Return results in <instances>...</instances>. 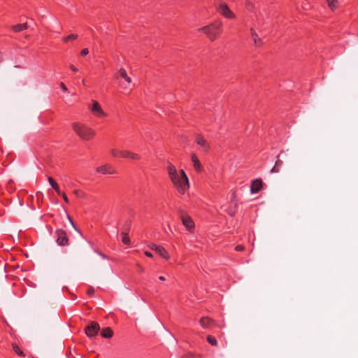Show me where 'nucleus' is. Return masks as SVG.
Returning a JSON list of instances; mask_svg holds the SVG:
<instances>
[{
	"label": "nucleus",
	"instance_id": "c756f323",
	"mask_svg": "<svg viewBox=\"0 0 358 358\" xmlns=\"http://www.w3.org/2000/svg\"><path fill=\"white\" fill-rule=\"evenodd\" d=\"M167 170H168V173H170L174 171L175 170H176V169L175 168V166L173 165H172L171 164H169L167 167Z\"/></svg>",
	"mask_w": 358,
	"mask_h": 358
},
{
	"label": "nucleus",
	"instance_id": "412c9836",
	"mask_svg": "<svg viewBox=\"0 0 358 358\" xmlns=\"http://www.w3.org/2000/svg\"><path fill=\"white\" fill-rule=\"evenodd\" d=\"M127 158H129V159H131L133 160H138V159H140L141 157L138 154L128 150V155L127 156Z\"/></svg>",
	"mask_w": 358,
	"mask_h": 358
},
{
	"label": "nucleus",
	"instance_id": "f257e3e1",
	"mask_svg": "<svg viewBox=\"0 0 358 358\" xmlns=\"http://www.w3.org/2000/svg\"><path fill=\"white\" fill-rule=\"evenodd\" d=\"M180 176L178 175L177 170L169 173L170 179L177 189L184 193L189 187V180L185 171L182 169L180 171Z\"/></svg>",
	"mask_w": 358,
	"mask_h": 358
},
{
	"label": "nucleus",
	"instance_id": "72a5a7b5",
	"mask_svg": "<svg viewBox=\"0 0 358 358\" xmlns=\"http://www.w3.org/2000/svg\"><path fill=\"white\" fill-rule=\"evenodd\" d=\"M235 250L237 251H242L244 250V247L241 245H238L235 248Z\"/></svg>",
	"mask_w": 358,
	"mask_h": 358
},
{
	"label": "nucleus",
	"instance_id": "7c9ffc66",
	"mask_svg": "<svg viewBox=\"0 0 358 358\" xmlns=\"http://www.w3.org/2000/svg\"><path fill=\"white\" fill-rule=\"evenodd\" d=\"M68 219L70 221L72 227L75 229V230L77 231L80 235H82L81 232L76 228V227L75 226L73 220H71V218L69 216H68Z\"/></svg>",
	"mask_w": 358,
	"mask_h": 358
},
{
	"label": "nucleus",
	"instance_id": "b1692460",
	"mask_svg": "<svg viewBox=\"0 0 358 358\" xmlns=\"http://www.w3.org/2000/svg\"><path fill=\"white\" fill-rule=\"evenodd\" d=\"M207 341H208V342L210 345H212L215 346V345H217V340H216V339H215V337H213V336H208L207 337Z\"/></svg>",
	"mask_w": 358,
	"mask_h": 358
},
{
	"label": "nucleus",
	"instance_id": "4be33fe9",
	"mask_svg": "<svg viewBox=\"0 0 358 358\" xmlns=\"http://www.w3.org/2000/svg\"><path fill=\"white\" fill-rule=\"evenodd\" d=\"M121 235H122V243L126 245H129L130 243V239H129L128 234L126 232H122Z\"/></svg>",
	"mask_w": 358,
	"mask_h": 358
},
{
	"label": "nucleus",
	"instance_id": "58836bf2",
	"mask_svg": "<svg viewBox=\"0 0 358 358\" xmlns=\"http://www.w3.org/2000/svg\"><path fill=\"white\" fill-rule=\"evenodd\" d=\"M73 193L77 196H80V191L79 190H74L73 191Z\"/></svg>",
	"mask_w": 358,
	"mask_h": 358
},
{
	"label": "nucleus",
	"instance_id": "2f4dec72",
	"mask_svg": "<svg viewBox=\"0 0 358 358\" xmlns=\"http://www.w3.org/2000/svg\"><path fill=\"white\" fill-rule=\"evenodd\" d=\"M60 196H62V198L64 199V201L66 203H69V200L66 196V194L65 193H62L61 192V194H59Z\"/></svg>",
	"mask_w": 358,
	"mask_h": 358
},
{
	"label": "nucleus",
	"instance_id": "1a4fd4ad",
	"mask_svg": "<svg viewBox=\"0 0 358 358\" xmlns=\"http://www.w3.org/2000/svg\"><path fill=\"white\" fill-rule=\"evenodd\" d=\"M92 112L96 116H106V114L102 110L100 104L96 101L93 100L92 105L90 108Z\"/></svg>",
	"mask_w": 358,
	"mask_h": 358
},
{
	"label": "nucleus",
	"instance_id": "4468645a",
	"mask_svg": "<svg viewBox=\"0 0 358 358\" xmlns=\"http://www.w3.org/2000/svg\"><path fill=\"white\" fill-rule=\"evenodd\" d=\"M110 152L114 157H121L123 158H127L128 155V150H117L116 149H111Z\"/></svg>",
	"mask_w": 358,
	"mask_h": 358
},
{
	"label": "nucleus",
	"instance_id": "a878e982",
	"mask_svg": "<svg viewBox=\"0 0 358 358\" xmlns=\"http://www.w3.org/2000/svg\"><path fill=\"white\" fill-rule=\"evenodd\" d=\"M327 3H328V5L331 8V9H334L336 8V3H337V0H327Z\"/></svg>",
	"mask_w": 358,
	"mask_h": 358
},
{
	"label": "nucleus",
	"instance_id": "9d476101",
	"mask_svg": "<svg viewBox=\"0 0 358 358\" xmlns=\"http://www.w3.org/2000/svg\"><path fill=\"white\" fill-rule=\"evenodd\" d=\"M195 142L203 148V151H206L209 148V145L206 140L200 135L196 136Z\"/></svg>",
	"mask_w": 358,
	"mask_h": 358
},
{
	"label": "nucleus",
	"instance_id": "e433bc0d",
	"mask_svg": "<svg viewBox=\"0 0 358 358\" xmlns=\"http://www.w3.org/2000/svg\"><path fill=\"white\" fill-rule=\"evenodd\" d=\"M145 255L148 257H152V254L150 252L145 251Z\"/></svg>",
	"mask_w": 358,
	"mask_h": 358
},
{
	"label": "nucleus",
	"instance_id": "bb28decb",
	"mask_svg": "<svg viewBox=\"0 0 358 358\" xmlns=\"http://www.w3.org/2000/svg\"><path fill=\"white\" fill-rule=\"evenodd\" d=\"M13 350L20 356H24L23 352L19 348L17 345H13Z\"/></svg>",
	"mask_w": 358,
	"mask_h": 358
},
{
	"label": "nucleus",
	"instance_id": "f704fd0d",
	"mask_svg": "<svg viewBox=\"0 0 358 358\" xmlns=\"http://www.w3.org/2000/svg\"><path fill=\"white\" fill-rule=\"evenodd\" d=\"M70 69L72 70V71L73 72H78V69L74 66L73 65H70Z\"/></svg>",
	"mask_w": 358,
	"mask_h": 358
},
{
	"label": "nucleus",
	"instance_id": "c85d7f7f",
	"mask_svg": "<svg viewBox=\"0 0 358 358\" xmlns=\"http://www.w3.org/2000/svg\"><path fill=\"white\" fill-rule=\"evenodd\" d=\"M236 209L235 208L234 210H232L231 208H228V209H226L225 211L230 215V216H234L236 213Z\"/></svg>",
	"mask_w": 358,
	"mask_h": 358
},
{
	"label": "nucleus",
	"instance_id": "dca6fc26",
	"mask_svg": "<svg viewBox=\"0 0 358 358\" xmlns=\"http://www.w3.org/2000/svg\"><path fill=\"white\" fill-rule=\"evenodd\" d=\"M199 322L201 327L206 329L210 328L211 324L213 322L210 318L207 317H201Z\"/></svg>",
	"mask_w": 358,
	"mask_h": 358
},
{
	"label": "nucleus",
	"instance_id": "39448f33",
	"mask_svg": "<svg viewBox=\"0 0 358 358\" xmlns=\"http://www.w3.org/2000/svg\"><path fill=\"white\" fill-rule=\"evenodd\" d=\"M217 10L220 14H222L225 17L228 18H234L235 15L233 12L229 9L227 4L223 1H220L217 5Z\"/></svg>",
	"mask_w": 358,
	"mask_h": 358
},
{
	"label": "nucleus",
	"instance_id": "5701e85b",
	"mask_svg": "<svg viewBox=\"0 0 358 358\" xmlns=\"http://www.w3.org/2000/svg\"><path fill=\"white\" fill-rule=\"evenodd\" d=\"M253 42L255 45H259L260 43H262L261 38H259L258 35L257 34H253V36H252Z\"/></svg>",
	"mask_w": 358,
	"mask_h": 358
},
{
	"label": "nucleus",
	"instance_id": "9b49d317",
	"mask_svg": "<svg viewBox=\"0 0 358 358\" xmlns=\"http://www.w3.org/2000/svg\"><path fill=\"white\" fill-rule=\"evenodd\" d=\"M262 186V182L261 180H255L252 182L251 187H250V192L252 194L258 192Z\"/></svg>",
	"mask_w": 358,
	"mask_h": 358
},
{
	"label": "nucleus",
	"instance_id": "cd10ccee",
	"mask_svg": "<svg viewBox=\"0 0 358 358\" xmlns=\"http://www.w3.org/2000/svg\"><path fill=\"white\" fill-rule=\"evenodd\" d=\"M236 198V192H233L231 195V202L234 203V208H238V203L235 201Z\"/></svg>",
	"mask_w": 358,
	"mask_h": 358
},
{
	"label": "nucleus",
	"instance_id": "6ab92c4d",
	"mask_svg": "<svg viewBox=\"0 0 358 358\" xmlns=\"http://www.w3.org/2000/svg\"><path fill=\"white\" fill-rule=\"evenodd\" d=\"M113 334V331L109 327H106V328H104L102 329L101 336L103 338H111Z\"/></svg>",
	"mask_w": 358,
	"mask_h": 358
},
{
	"label": "nucleus",
	"instance_id": "c9c22d12",
	"mask_svg": "<svg viewBox=\"0 0 358 358\" xmlns=\"http://www.w3.org/2000/svg\"><path fill=\"white\" fill-rule=\"evenodd\" d=\"M60 87L62 88L63 90H64V91L67 90L66 85L63 83H60Z\"/></svg>",
	"mask_w": 358,
	"mask_h": 358
},
{
	"label": "nucleus",
	"instance_id": "2eb2a0df",
	"mask_svg": "<svg viewBox=\"0 0 358 358\" xmlns=\"http://www.w3.org/2000/svg\"><path fill=\"white\" fill-rule=\"evenodd\" d=\"M283 162L280 159L279 155L277 157V160L275 163L274 166L271 169V173H277L280 172V167L282 166Z\"/></svg>",
	"mask_w": 358,
	"mask_h": 358
},
{
	"label": "nucleus",
	"instance_id": "a211bd4d",
	"mask_svg": "<svg viewBox=\"0 0 358 358\" xmlns=\"http://www.w3.org/2000/svg\"><path fill=\"white\" fill-rule=\"evenodd\" d=\"M48 182L51 187L55 190V192L57 193V194H61V191L59 189V187L58 184L54 180V179L52 177L48 178Z\"/></svg>",
	"mask_w": 358,
	"mask_h": 358
},
{
	"label": "nucleus",
	"instance_id": "aec40b11",
	"mask_svg": "<svg viewBox=\"0 0 358 358\" xmlns=\"http://www.w3.org/2000/svg\"><path fill=\"white\" fill-rule=\"evenodd\" d=\"M119 75L123 78L128 83H131V78L127 76L126 70L123 68H121L119 71Z\"/></svg>",
	"mask_w": 358,
	"mask_h": 358
},
{
	"label": "nucleus",
	"instance_id": "423d86ee",
	"mask_svg": "<svg viewBox=\"0 0 358 358\" xmlns=\"http://www.w3.org/2000/svg\"><path fill=\"white\" fill-rule=\"evenodd\" d=\"M99 329V324L96 322H92L90 325L86 327L85 331L87 336L92 338L98 334Z\"/></svg>",
	"mask_w": 358,
	"mask_h": 358
},
{
	"label": "nucleus",
	"instance_id": "f03ea898",
	"mask_svg": "<svg viewBox=\"0 0 358 358\" xmlns=\"http://www.w3.org/2000/svg\"><path fill=\"white\" fill-rule=\"evenodd\" d=\"M72 128L76 134L85 141L92 139L96 134L94 130L83 124L74 122L72 124Z\"/></svg>",
	"mask_w": 358,
	"mask_h": 358
},
{
	"label": "nucleus",
	"instance_id": "473e14b6",
	"mask_svg": "<svg viewBox=\"0 0 358 358\" xmlns=\"http://www.w3.org/2000/svg\"><path fill=\"white\" fill-rule=\"evenodd\" d=\"M88 53H89V50H88V49H87V48H84V49L81 51V52H80V54H81L83 56H85V55H87Z\"/></svg>",
	"mask_w": 358,
	"mask_h": 358
},
{
	"label": "nucleus",
	"instance_id": "79ce46f5",
	"mask_svg": "<svg viewBox=\"0 0 358 358\" xmlns=\"http://www.w3.org/2000/svg\"><path fill=\"white\" fill-rule=\"evenodd\" d=\"M3 60V56L2 54L0 53V62Z\"/></svg>",
	"mask_w": 358,
	"mask_h": 358
},
{
	"label": "nucleus",
	"instance_id": "7ed1b4c3",
	"mask_svg": "<svg viewBox=\"0 0 358 358\" xmlns=\"http://www.w3.org/2000/svg\"><path fill=\"white\" fill-rule=\"evenodd\" d=\"M221 27V22H215L198 30L203 31L210 41H214L220 35Z\"/></svg>",
	"mask_w": 358,
	"mask_h": 358
},
{
	"label": "nucleus",
	"instance_id": "f8f14e48",
	"mask_svg": "<svg viewBox=\"0 0 358 358\" xmlns=\"http://www.w3.org/2000/svg\"><path fill=\"white\" fill-rule=\"evenodd\" d=\"M191 159H192L194 169L197 172H201L202 170V166H201V164L199 159L197 158V157L196 156V155L194 153H192L191 155Z\"/></svg>",
	"mask_w": 358,
	"mask_h": 358
},
{
	"label": "nucleus",
	"instance_id": "ea45409f",
	"mask_svg": "<svg viewBox=\"0 0 358 358\" xmlns=\"http://www.w3.org/2000/svg\"><path fill=\"white\" fill-rule=\"evenodd\" d=\"M250 32H251L252 36H253V34H257L252 28L250 29Z\"/></svg>",
	"mask_w": 358,
	"mask_h": 358
},
{
	"label": "nucleus",
	"instance_id": "393cba45",
	"mask_svg": "<svg viewBox=\"0 0 358 358\" xmlns=\"http://www.w3.org/2000/svg\"><path fill=\"white\" fill-rule=\"evenodd\" d=\"M77 38H78V35L77 34H71V35L64 38L63 40H64V42H68L69 41L76 40Z\"/></svg>",
	"mask_w": 358,
	"mask_h": 358
},
{
	"label": "nucleus",
	"instance_id": "a19ab883",
	"mask_svg": "<svg viewBox=\"0 0 358 358\" xmlns=\"http://www.w3.org/2000/svg\"><path fill=\"white\" fill-rule=\"evenodd\" d=\"M159 279L160 280H162V281L165 280V278H164V277H163V276H160V277L159 278Z\"/></svg>",
	"mask_w": 358,
	"mask_h": 358
},
{
	"label": "nucleus",
	"instance_id": "0eeeda50",
	"mask_svg": "<svg viewBox=\"0 0 358 358\" xmlns=\"http://www.w3.org/2000/svg\"><path fill=\"white\" fill-rule=\"evenodd\" d=\"M57 243L59 245L64 246L69 245V239L66 234L62 229L57 230L56 232Z\"/></svg>",
	"mask_w": 358,
	"mask_h": 358
},
{
	"label": "nucleus",
	"instance_id": "4c0bfd02",
	"mask_svg": "<svg viewBox=\"0 0 358 358\" xmlns=\"http://www.w3.org/2000/svg\"><path fill=\"white\" fill-rule=\"evenodd\" d=\"M94 292V289L93 288H90L87 291V294H92V293Z\"/></svg>",
	"mask_w": 358,
	"mask_h": 358
},
{
	"label": "nucleus",
	"instance_id": "f3484780",
	"mask_svg": "<svg viewBox=\"0 0 358 358\" xmlns=\"http://www.w3.org/2000/svg\"><path fill=\"white\" fill-rule=\"evenodd\" d=\"M28 28L27 23H23V24H18L16 25H14L12 27V29L15 32H20L22 31H24Z\"/></svg>",
	"mask_w": 358,
	"mask_h": 358
},
{
	"label": "nucleus",
	"instance_id": "ddd939ff",
	"mask_svg": "<svg viewBox=\"0 0 358 358\" xmlns=\"http://www.w3.org/2000/svg\"><path fill=\"white\" fill-rule=\"evenodd\" d=\"M96 171L103 174H113L115 173L109 165H103L96 168Z\"/></svg>",
	"mask_w": 358,
	"mask_h": 358
},
{
	"label": "nucleus",
	"instance_id": "6e6552de",
	"mask_svg": "<svg viewBox=\"0 0 358 358\" xmlns=\"http://www.w3.org/2000/svg\"><path fill=\"white\" fill-rule=\"evenodd\" d=\"M148 248L152 250L155 251L159 255L168 260L170 259V256L168 252L162 246H159L155 243H151L148 245Z\"/></svg>",
	"mask_w": 358,
	"mask_h": 358
},
{
	"label": "nucleus",
	"instance_id": "20e7f679",
	"mask_svg": "<svg viewBox=\"0 0 358 358\" xmlns=\"http://www.w3.org/2000/svg\"><path fill=\"white\" fill-rule=\"evenodd\" d=\"M179 213L182 224L187 230L192 229L194 227V223L192 218L182 209L179 210Z\"/></svg>",
	"mask_w": 358,
	"mask_h": 358
}]
</instances>
